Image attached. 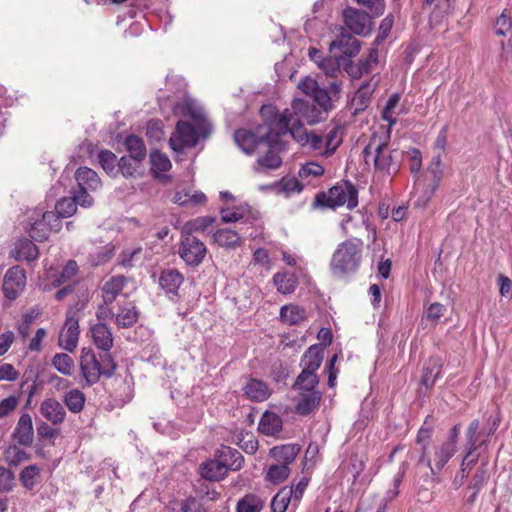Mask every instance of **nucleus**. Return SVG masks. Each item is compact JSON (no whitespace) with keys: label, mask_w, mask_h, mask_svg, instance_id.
<instances>
[{"label":"nucleus","mask_w":512,"mask_h":512,"mask_svg":"<svg viewBox=\"0 0 512 512\" xmlns=\"http://www.w3.org/2000/svg\"><path fill=\"white\" fill-rule=\"evenodd\" d=\"M297 87L311 97L315 104L295 98L291 106L283 111H279L273 104L263 105L260 115L268 128H304L305 125H315L326 119L332 108V98L328 91L319 87L318 82L311 76L303 77Z\"/></svg>","instance_id":"f257e3e1"},{"label":"nucleus","mask_w":512,"mask_h":512,"mask_svg":"<svg viewBox=\"0 0 512 512\" xmlns=\"http://www.w3.org/2000/svg\"><path fill=\"white\" fill-rule=\"evenodd\" d=\"M237 146L247 155L258 154L254 165L255 172L276 170L282 165L280 152L285 145L280 139L286 133L277 130H234Z\"/></svg>","instance_id":"f03ea898"},{"label":"nucleus","mask_w":512,"mask_h":512,"mask_svg":"<svg viewBox=\"0 0 512 512\" xmlns=\"http://www.w3.org/2000/svg\"><path fill=\"white\" fill-rule=\"evenodd\" d=\"M160 111L166 119L176 118L174 128H212L213 123L203 105L193 98L186 96L181 101L171 95L157 96Z\"/></svg>","instance_id":"7ed1b4c3"},{"label":"nucleus","mask_w":512,"mask_h":512,"mask_svg":"<svg viewBox=\"0 0 512 512\" xmlns=\"http://www.w3.org/2000/svg\"><path fill=\"white\" fill-rule=\"evenodd\" d=\"M363 241L360 238H349L340 243L334 251L330 269L334 276L343 277L355 273L361 263Z\"/></svg>","instance_id":"20e7f679"},{"label":"nucleus","mask_w":512,"mask_h":512,"mask_svg":"<svg viewBox=\"0 0 512 512\" xmlns=\"http://www.w3.org/2000/svg\"><path fill=\"white\" fill-rule=\"evenodd\" d=\"M391 130H381V134L375 132L371 137L368 145L363 150V156L366 162L372 156L374 167L378 171H384L388 174L395 173L398 170V165L393 164V156L386 152L388 140L390 138Z\"/></svg>","instance_id":"39448f33"},{"label":"nucleus","mask_w":512,"mask_h":512,"mask_svg":"<svg viewBox=\"0 0 512 512\" xmlns=\"http://www.w3.org/2000/svg\"><path fill=\"white\" fill-rule=\"evenodd\" d=\"M316 204L329 208L346 205L352 210L358 205V190L350 181H344L331 187L327 193L318 194Z\"/></svg>","instance_id":"423d86ee"},{"label":"nucleus","mask_w":512,"mask_h":512,"mask_svg":"<svg viewBox=\"0 0 512 512\" xmlns=\"http://www.w3.org/2000/svg\"><path fill=\"white\" fill-rule=\"evenodd\" d=\"M80 372L85 380L83 387L99 382L101 376L111 378V371H105L91 347H83L80 353Z\"/></svg>","instance_id":"0eeeda50"},{"label":"nucleus","mask_w":512,"mask_h":512,"mask_svg":"<svg viewBox=\"0 0 512 512\" xmlns=\"http://www.w3.org/2000/svg\"><path fill=\"white\" fill-rule=\"evenodd\" d=\"M281 133L290 134L291 137L296 140L301 146L308 147L313 151H322L325 146V151L323 152L325 155L332 154L338 143L332 146V141L334 136L338 130H333V135H331L326 141L321 135L315 134L313 131L310 133L308 130H277Z\"/></svg>","instance_id":"6e6552de"},{"label":"nucleus","mask_w":512,"mask_h":512,"mask_svg":"<svg viewBox=\"0 0 512 512\" xmlns=\"http://www.w3.org/2000/svg\"><path fill=\"white\" fill-rule=\"evenodd\" d=\"M345 27L353 34L366 36L370 33L372 21L368 13L347 7L342 13Z\"/></svg>","instance_id":"1a4fd4ad"},{"label":"nucleus","mask_w":512,"mask_h":512,"mask_svg":"<svg viewBox=\"0 0 512 512\" xmlns=\"http://www.w3.org/2000/svg\"><path fill=\"white\" fill-rule=\"evenodd\" d=\"M206 253L205 245L195 236L181 234L179 255L190 266L198 265Z\"/></svg>","instance_id":"9d476101"},{"label":"nucleus","mask_w":512,"mask_h":512,"mask_svg":"<svg viewBox=\"0 0 512 512\" xmlns=\"http://www.w3.org/2000/svg\"><path fill=\"white\" fill-rule=\"evenodd\" d=\"M360 41L357 40L353 35L346 32L341 28L340 33L330 43L329 50L334 53L335 56L342 57H353L360 52Z\"/></svg>","instance_id":"9b49d317"},{"label":"nucleus","mask_w":512,"mask_h":512,"mask_svg":"<svg viewBox=\"0 0 512 512\" xmlns=\"http://www.w3.org/2000/svg\"><path fill=\"white\" fill-rule=\"evenodd\" d=\"M212 130H175L169 139V145L175 152H183L184 148H192L198 143L199 137L206 138Z\"/></svg>","instance_id":"f8f14e48"},{"label":"nucleus","mask_w":512,"mask_h":512,"mask_svg":"<svg viewBox=\"0 0 512 512\" xmlns=\"http://www.w3.org/2000/svg\"><path fill=\"white\" fill-rule=\"evenodd\" d=\"M33 424L32 418L28 413L21 414L17 425L12 433V438L22 446L29 447L33 443Z\"/></svg>","instance_id":"ddd939ff"},{"label":"nucleus","mask_w":512,"mask_h":512,"mask_svg":"<svg viewBox=\"0 0 512 512\" xmlns=\"http://www.w3.org/2000/svg\"><path fill=\"white\" fill-rule=\"evenodd\" d=\"M378 83L379 79L376 76H373L368 81L360 85L352 100V104L355 106V114L360 111H364L367 108Z\"/></svg>","instance_id":"4468645a"},{"label":"nucleus","mask_w":512,"mask_h":512,"mask_svg":"<svg viewBox=\"0 0 512 512\" xmlns=\"http://www.w3.org/2000/svg\"><path fill=\"white\" fill-rule=\"evenodd\" d=\"M92 340L94 345L104 351L108 352L113 347V334L109 326L104 322H99L90 328Z\"/></svg>","instance_id":"2eb2a0df"},{"label":"nucleus","mask_w":512,"mask_h":512,"mask_svg":"<svg viewBox=\"0 0 512 512\" xmlns=\"http://www.w3.org/2000/svg\"><path fill=\"white\" fill-rule=\"evenodd\" d=\"M40 412L53 425L64 422L66 411L62 404L55 398H47L40 405Z\"/></svg>","instance_id":"dca6fc26"},{"label":"nucleus","mask_w":512,"mask_h":512,"mask_svg":"<svg viewBox=\"0 0 512 512\" xmlns=\"http://www.w3.org/2000/svg\"><path fill=\"white\" fill-rule=\"evenodd\" d=\"M442 371V361L439 357H430L422 368L420 383L426 390L432 389Z\"/></svg>","instance_id":"f3484780"},{"label":"nucleus","mask_w":512,"mask_h":512,"mask_svg":"<svg viewBox=\"0 0 512 512\" xmlns=\"http://www.w3.org/2000/svg\"><path fill=\"white\" fill-rule=\"evenodd\" d=\"M219 455L216 459H208L200 464L198 471L205 480L214 482L224 478V461Z\"/></svg>","instance_id":"a211bd4d"},{"label":"nucleus","mask_w":512,"mask_h":512,"mask_svg":"<svg viewBox=\"0 0 512 512\" xmlns=\"http://www.w3.org/2000/svg\"><path fill=\"white\" fill-rule=\"evenodd\" d=\"M324 357V348L320 345L314 344L310 346L303 354L300 366L302 370L316 373L320 368Z\"/></svg>","instance_id":"6ab92c4d"},{"label":"nucleus","mask_w":512,"mask_h":512,"mask_svg":"<svg viewBox=\"0 0 512 512\" xmlns=\"http://www.w3.org/2000/svg\"><path fill=\"white\" fill-rule=\"evenodd\" d=\"M300 398L295 406L297 414L306 416L316 410L322 399L320 391L299 392Z\"/></svg>","instance_id":"aec40b11"},{"label":"nucleus","mask_w":512,"mask_h":512,"mask_svg":"<svg viewBox=\"0 0 512 512\" xmlns=\"http://www.w3.org/2000/svg\"><path fill=\"white\" fill-rule=\"evenodd\" d=\"M184 281L183 275L174 268H168L161 271L158 282L166 293L176 295L178 289Z\"/></svg>","instance_id":"412c9836"},{"label":"nucleus","mask_w":512,"mask_h":512,"mask_svg":"<svg viewBox=\"0 0 512 512\" xmlns=\"http://www.w3.org/2000/svg\"><path fill=\"white\" fill-rule=\"evenodd\" d=\"M10 254L17 261H33L38 258L39 250L30 239L22 238L15 243V247L11 250Z\"/></svg>","instance_id":"4be33fe9"},{"label":"nucleus","mask_w":512,"mask_h":512,"mask_svg":"<svg viewBox=\"0 0 512 512\" xmlns=\"http://www.w3.org/2000/svg\"><path fill=\"white\" fill-rule=\"evenodd\" d=\"M166 91L159 93L158 96L171 95L173 99L181 101L184 97L190 96L187 92V83L185 79L178 75L166 76Z\"/></svg>","instance_id":"5701e85b"},{"label":"nucleus","mask_w":512,"mask_h":512,"mask_svg":"<svg viewBox=\"0 0 512 512\" xmlns=\"http://www.w3.org/2000/svg\"><path fill=\"white\" fill-rule=\"evenodd\" d=\"M282 418L270 411H265L258 424V431L266 436H274L282 430Z\"/></svg>","instance_id":"b1692460"},{"label":"nucleus","mask_w":512,"mask_h":512,"mask_svg":"<svg viewBox=\"0 0 512 512\" xmlns=\"http://www.w3.org/2000/svg\"><path fill=\"white\" fill-rule=\"evenodd\" d=\"M244 393L253 401L263 402L270 397L271 390L264 381L252 378L244 386Z\"/></svg>","instance_id":"393cba45"},{"label":"nucleus","mask_w":512,"mask_h":512,"mask_svg":"<svg viewBox=\"0 0 512 512\" xmlns=\"http://www.w3.org/2000/svg\"><path fill=\"white\" fill-rule=\"evenodd\" d=\"M300 451L301 446L299 444H285L273 447L270 450V455L278 463L289 466V464L294 462Z\"/></svg>","instance_id":"a878e982"},{"label":"nucleus","mask_w":512,"mask_h":512,"mask_svg":"<svg viewBox=\"0 0 512 512\" xmlns=\"http://www.w3.org/2000/svg\"><path fill=\"white\" fill-rule=\"evenodd\" d=\"M143 161L134 160L131 156L124 155L119 159L118 176L122 175L125 179L136 178L142 176L144 169Z\"/></svg>","instance_id":"bb28decb"},{"label":"nucleus","mask_w":512,"mask_h":512,"mask_svg":"<svg viewBox=\"0 0 512 512\" xmlns=\"http://www.w3.org/2000/svg\"><path fill=\"white\" fill-rule=\"evenodd\" d=\"M75 179L78 183V188L96 190L101 185V180L98 174L86 166L79 167L76 170Z\"/></svg>","instance_id":"cd10ccee"},{"label":"nucleus","mask_w":512,"mask_h":512,"mask_svg":"<svg viewBox=\"0 0 512 512\" xmlns=\"http://www.w3.org/2000/svg\"><path fill=\"white\" fill-rule=\"evenodd\" d=\"M124 146L134 160L144 161L147 156V149L142 138L134 134L125 137Z\"/></svg>","instance_id":"c85d7f7f"},{"label":"nucleus","mask_w":512,"mask_h":512,"mask_svg":"<svg viewBox=\"0 0 512 512\" xmlns=\"http://www.w3.org/2000/svg\"><path fill=\"white\" fill-rule=\"evenodd\" d=\"M307 318V312L304 307L290 304L281 307L280 319L289 325H298Z\"/></svg>","instance_id":"c756f323"},{"label":"nucleus","mask_w":512,"mask_h":512,"mask_svg":"<svg viewBox=\"0 0 512 512\" xmlns=\"http://www.w3.org/2000/svg\"><path fill=\"white\" fill-rule=\"evenodd\" d=\"M98 163L105 173L111 178L118 177L119 159L115 153L107 149H101L97 154Z\"/></svg>","instance_id":"7c9ffc66"},{"label":"nucleus","mask_w":512,"mask_h":512,"mask_svg":"<svg viewBox=\"0 0 512 512\" xmlns=\"http://www.w3.org/2000/svg\"><path fill=\"white\" fill-rule=\"evenodd\" d=\"M216 221L214 216H202L187 221L182 229L181 234L186 236H193V232H206Z\"/></svg>","instance_id":"2f4dec72"},{"label":"nucleus","mask_w":512,"mask_h":512,"mask_svg":"<svg viewBox=\"0 0 512 512\" xmlns=\"http://www.w3.org/2000/svg\"><path fill=\"white\" fill-rule=\"evenodd\" d=\"M231 442L238 445L241 449H243L247 454H254L258 449V441L254 438L251 433L244 432V430L240 431H230Z\"/></svg>","instance_id":"473e14b6"},{"label":"nucleus","mask_w":512,"mask_h":512,"mask_svg":"<svg viewBox=\"0 0 512 512\" xmlns=\"http://www.w3.org/2000/svg\"><path fill=\"white\" fill-rule=\"evenodd\" d=\"M319 384V377L316 373L302 370L296 377L293 388L298 392L319 391L317 386Z\"/></svg>","instance_id":"72a5a7b5"},{"label":"nucleus","mask_w":512,"mask_h":512,"mask_svg":"<svg viewBox=\"0 0 512 512\" xmlns=\"http://www.w3.org/2000/svg\"><path fill=\"white\" fill-rule=\"evenodd\" d=\"M150 171L154 177H158L161 172H167L172 164L168 156L157 149L150 152L149 155Z\"/></svg>","instance_id":"f704fd0d"},{"label":"nucleus","mask_w":512,"mask_h":512,"mask_svg":"<svg viewBox=\"0 0 512 512\" xmlns=\"http://www.w3.org/2000/svg\"><path fill=\"white\" fill-rule=\"evenodd\" d=\"M480 428V422L478 420H473L466 431V449L467 452L463 458L462 466L466 464V461L469 459V457L474 453L479 446H481L483 443H477L478 442V431Z\"/></svg>","instance_id":"c9c22d12"},{"label":"nucleus","mask_w":512,"mask_h":512,"mask_svg":"<svg viewBox=\"0 0 512 512\" xmlns=\"http://www.w3.org/2000/svg\"><path fill=\"white\" fill-rule=\"evenodd\" d=\"M274 284L277 290L282 294H290L297 287V278L292 273H276L273 276Z\"/></svg>","instance_id":"e433bc0d"},{"label":"nucleus","mask_w":512,"mask_h":512,"mask_svg":"<svg viewBox=\"0 0 512 512\" xmlns=\"http://www.w3.org/2000/svg\"><path fill=\"white\" fill-rule=\"evenodd\" d=\"M264 507L263 500L255 494H247L237 502V512H261Z\"/></svg>","instance_id":"4c0bfd02"},{"label":"nucleus","mask_w":512,"mask_h":512,"mask_svg":"<svg viewBox=\"0 0 512 512\" xmlns=\"http://www.w3.org/2000/svg\"><path fill=\"white\" fill-rule=\"evenodd\" d=\"M140 316V311L133 305L131 308H121L120 312L116 315V324L120 328L133 327Z\"/></svg>","instance_id":"58836bf2"},{"label":"nucleus","mask_w":512,"mask_h":512,"mask_svg":"<svg viewBox=\"0 0 512 512\" xmlns=\"http://www.w3.org/2000/svg\"><path fill=\"white\" fill-rule=\"evenodd\" d=\"M456 449L450 444L443 442L440 446L435 447L434 462L435 471L438 473L447 462L453 457Z\"/></svg>","instance_id":"ea45409f"},{"label":"nucleus","mask_w":512,"mask_h":512,"mask_svg":"<svg viewBox=\"0 0 512 512\" xmlns=\"http://www.w3.org/2000/svg\"><path fill=\"white\" fill-rule=\"evenodd\" d=\"M86 398L79 389H72L64 396V404L72 413H79L83 410Z\"/></svg>","instance_id":"a19ab883"},{"label":"nucleus","mask_w":512,"mask_h":512,"mask_svg":"<svg viewBox=\"0 0 512 512\" xmlns=\"http://www.w3.org/2000/svg\"><path fill=\"white\" fill-rule=\"evenodd\" d=\"M292 499V488L283 487L271 501L272 512H286Z\"/></svg>","instance_id":"79ce46f5"},{"label":"nucleus","mask_w":512,"mask_h":512,"mask_svg":"<svg viewBox=\"0 0 512 512\" xmlns=\"http://www.w3.org/2000/svg\"><path fill=\"white\" fill-rule=\"evenodd\" d=\"M4 459L8 463L9 466L17 467L24 461L30 459V454L26 451L22 450L16 445H9L3 452Z\"/></svg>","instance_id":"37998d69"},{"label":"nucleus","mask_w":512,"mask_h":512,"mask_svg":"<svg viewBox=\"0 0 512 512\" xmlns=\"http://www.w3.org/2000/svg\"><path fill=\"white\" fill-rule=\"evenodd\" d=\"M400 99V94H392L382 110L381 118L388 123V128L396 124L395 109L399 105Z\"/></svg>","instance_id":"c03bdc74"},{"label":"nucleus","mask_w":512,"mask_h":512,"mask_svg":"<svg viewBox=\"0 0 512 512\" xmlns=\"http://www.w3.org/2000/svg\"><path fill=\"white\" fill-rule=\"evenodd\" d=\"M289 474V466L279 463L269 466L266 479L273 484H279L285 481L289 477Z\"/></svg>","instance_id":"a18cd8bd"},{"label":"nucleus","mask_w":512,"mask_h":512,"mask_svg":"<svg viewBox=\"0 0 512 512\" xmlns=\"http://www.w3.org/2000/svg\"><path fill=\"white\" fill-rule=\"evenodd\" d=\"M373 68L374 66H372L366 58H361L358 63H348L345 70L352 78L358 79L365 74L371 73Z\"/></svg>","instance_id":"49530a36"},{"label":"nucleus","mask_w":512,"mask_h":512,"mask_svg":"<svg viewBox=\"0 0 512 512\" xmlns=\"http://www.w3.org/2000/svg\"><path fill=\"white\" fill-rule=\"evenodd\" d=\"M52 365L59 373L69 376L72 373L74 361L66 353H57L52 359Z\"/></svg>","instance_id":"de8ad7c7"},{"label":"nucleus","mask_w":512,"mask_h":512,"mask_svg":"<svg viewBox=\"0 0 512 512\" xmlns=\"http://www.w3.org/2000/svg\"><path fill=\"white\" fill-rule=\"evenodd\" d=\"M41 469L38 465L32 464L26 466L19 474L21 484L28 490H32L36 485L35 477L38 476Z\"/></svg>","instance_id":"09e8293b"},{"label":"nucleus","mask_w":512,"mask_h":512,"mask_svg":"<svg viewBox=\"0 0 512 512\" xmlns=\"http://www.w3.org/2000/svg\"><path fill=\"white\" fill-rule=\"evenodd\" d=\"M489 477L488 464L486 462L482 463L473 475L468 488L480 492L488 482Z\"/></svg>","instance_id":"8fccbe9b"},{"label":"nucleus","mask_w":512,"mask_h":512,"mask_svg":"<svg viewBox=\"0 0 512 512\" xmlns=\"http://www.w3.org/2000/svg\"><path fill=\"white\" fill-rule=\"evenodd\" d=\"M325 172V169L318 162H306L303 164L299 171L298 176L301 180H310V178H318L322 176Z\"/></svg>","instance_id":"3c124183"},{"label":"nucleus","mask_w":512,"mask_h":512,"mask_svg":"<svg viewBox=\"0 0 512 512\" xmlns=\"http://www.w3.org/2000/svg\"><path fill=\"white\" fill-rule=\"evenodd\" d=\"M251 213V207L248 204H242L233 208L226 207V223L247 220Z\"/></svg>","instance_id":"603ef678"},{"label":"nucleus","mask_w":512,"mask_h":512,"mask_svg":"<svg viewBox=\"0 0 512 512\" xmlns=\"http://www.w3.org/2000/svg\"><path fill=\"white\" fill-rule=\"evenodd\" d=\"M349 224H352L354 228H357L359 226H366L369 225V217L366 214L361 213L360 211H357L354 215H347L341 222V229L345 235H348V226Z\"/></svg>","instance_id":"864d4df0"},{"label":"nucleus","mask_w":512,"mask_h":512,"mask_svg":"<svg viewBox=\"0 0 512 512\" xmlns=\"http://www.w3.org/2000/svg\"><path fill=\"white\" fill-rule=\"evenodd\" d=\"M76 200L73 197H63L55 204V210L60 216L68 218L77 211Z\"/></svg>","instance_id":"5fc2aeb1"},{"label":"nucleus","mask_w":512,"mask_h":512,"mask_svg":"<svg viewBox=\"0 0 512 512\" xmlns=\"http://www.w3.org/2000/svg\"><path fill=\"white\" fill-rule=\"evenodd\" d=\"M127 283V278L123 275L113 276L102 287L103 294L115 293L119 295Z\"/></svg>","instance_id":"6e6d98bb"},{"label":"nucleus","mask_w":512,"mask_h":512,"mask_svg":"<svg viewBox=\"0 0 512 512\" xmlns=\"http://www.w3.org/2000/svg\"><path fill=\"white\" fill-rule=\"evenodd\" d=\"M244 462L243 455L236 449L226 447V472L239 470Z\"/></svg>","instance_id":"4d7b16f0"},{"label":"nucleus","mask_w":512,"mask_h":512,"mask_svg":"<svg viewBox=\"0 0 512 512\" xmlns=\"http://www.w3.org/2000/svg\"><path fill=\"white\" fill-rule=\"evenodd\" d=\"M25 279L26 276L24 269L20 268L19 266H14L8 269L6 272L3 283L22 287L24 285Z\"/></svg>","instance_id":"13d9d810"},{"label":"nucleus","mask_w":512,"mask_h":512,"mask_svg":"<svg viewBox=\"0 0 512 512\" xmlns=\"http://www.w3.org/2000/svg\"><path fill=\"white\" fill-rule=\"evenodd\" d=\"M74 294L76 295L78 300L75 303V305L71 308L73 312L77 313L79 311H82L86 307V305L90 301V294L87 287L79 286L77 282Z\"/></svg>","instance_id":"bf43d9fd"},{"label":"nucleus","mask_w":512,"mask_h":512,"mask_svg":"<svg viewBox=\"0 0 512 512\" xmlns=\"http://www.w3.org/2000/svg\"><path fill=\"white\" fill-rule=\"evenodd\" d=\"M394 24V17L392 14L387 15L384 19H382L379 32L374 40V45H380L385 39L389 36L391 29Z\"/></svg>","instance_id":"052dcab7"},{"label":"nucleus","mask_w":512,"mask_h":512,"mask_svg":"<svg viewBox=\"0 0 512 512\" xmlns=\"http://www.w3.org/2000/svg\"><path fill=\"white\" fill-rule=\"evenodd\" d=\"M278 186L279 190L286 194L301 192L303 190V185L295 177H283L279 181Z\"/></svg>","instance_id":"680f3d73"},{"label":"nucleus","mask_w":512,"mask_h":512,"mask_svg":"<svg viewBox=\"0 0 512 512\" xmlns=\"http://www.w3.org/2000/svg\"><path fill=\"white\" fill-rule=\"evenodd\" d=\"M61 218H63V217L60 216L56 210H55V212L54 211H46L45 213H43L42 221L45 226L49 227L50 231L59 232L62 228Z\"/></svg>","instance_id":"e2e57ef3"},{"label":"nucleus","mask_w":512,"mask_h":512,"mask_svg":"<svg viewBox=\"0 0 512 512\" xmlns=\"http://www.w3.org/2000/svg\"><path fill=\"white\" fill-rule=\"evenodd\" d=\"M428 170L434 178V186H433L432 190L430 191V194H432L435 191V189L437 188V186L443 176L442 161H441L440 154H437L433 157Z\"/></svg>","instance_id":"0e129e2a"},{"label":"nucleus","mask_w":512,"mask_h":512,"mask_svg":"<svg viewBox=\"0 0 512 512\" xmlns=\"http://www.w3.org/2000/svg\"><path fill=\"white\" fill-rule=\"evenodd\" d=\"M512 30V19L508 14L507 9L496 20V34L498 36H505L507 32Z\"/></svg>","instance_id":"69168bd1"},{"label":"nucleus","mask_w":512,"mask_h":512,"mask_svg":"<svg viewBox=\"0 0 512 512\" xmlns=\"http://www.w3.org/2000/svg\"><path fill=\"white\" fill-rule=\"evenodd\" d=\"M29 235L35 241L43 242L48 239V229L42 220H38L31 225Z\"/></svg>","instance_id":"338daca9"},{"label":"nucleus","mask_w":512,"mask_h":512,"mask_svg":"<svg viewBox=\"0 0 512 512\" xmlns=\"http://www.w3.org/2000/svg\"><path fill=\"white\" fill-rule=\"evenodd\" d=\"M14 473L3 466H0V492H9L14 485Z\"/></svg>","instance_id":"774afa93"}]
</instances>
